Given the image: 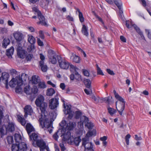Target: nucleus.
Returning a JSON list of instances; mask_svg holds the SVG:
<instances>
[{"label":"nucleus","instance_id":"1","mask_svg":"<svg viewBox=\"0 0 151 151\" xmlns=\"http://www.w3.org/2000/svg\"><path fill=\"white\" fill-rule=\"evenodd\" d=\"M38 138V135L35 133H32L30 136L29 139L32 141L33 145L35 147L37 146L39 147L40 151H44L45 149L47 151H49V148L46 145V143L42 139Z\"/></svg>","mask_w":151,"mask_h":151},{"label":"nucleus","instance_id":"2","mask_svg":"<svg viewBox=\"0 0 151 151\" xmlns=\"http://www.w3.org/2000/svg\"><path fill=\"white\" fill-rule=\"evenodd\" d=\"M44 96L40 95L38 96L35 103L37 106L40 107L41 113L43 114L45 116H46V114H47L46 111L47 104L44 102Z\"/></svg>","mask_w":151,"mask_h":151},{"label":"nucleus","instance_id":"3","mask_svg":"<svg viewBox=\"0 0 151 151\" xmlns=\"http://www.w3.org/2000/svg\"><path fill=\"white\" fill-rule=\"evenodd\" d=\"M113 92L116 99L120 102V105L118 106L120 110H119L117 109L119 114L120 115H122V112L125 108V101L124 99L120 96L118 93H116L115 90H114Z\"/></svg>","mask_w":151,"mask_h":151},{"label":"nucleus","instance_id":"4","mask_svg":"<svg viewBox=\"0 0 151 151\" xmlns=\"http://www.w3.org/2000/svg\"><path fill=\"white\" fill-rule=\"evenodd\" d=\"M32 9L33 11L37 13V17L40 20L39 22H37V24H41L42 25L47 26V24L45 21V19L41 11L36 7H33L32 8Z\"/></svg>","mask_w":151,"mask_h":151},{"label":"nucleus","instance_id":"5","mask_svg":"<svg viewBox=\"0 0 151 151\" xmlns=\"http://www.w3.org/2000/svg\"><path fill=\"white\" fill-rule=\"evenodd\" d=\"M27 149V145L24 142L13 144L12 146V151H26Z\"/></svg>","mask_w":151,"mask_h":151},{"label":"nucleus","instance_id":"6","mask_svg":"<svg viewBox=\"0 0 151 151\" xmlns=\"http://www.w3.org/2000/svg\"><path fill=\"white\" fill-rule=\"evenodd\" d=\"M57 58L60 67L63 69H68L70 63L65 59H62L60 56H57Z\"/></svg>","mask_w":151,"mask_h":151},{"label":"nucleus","instance_id":"7","mask_svg":"<svg viewBox=\"0 0 151 151\" xmlns=\"http://www.w3.org/2000/svg\"><path fill=\"white\" fill-rule=\"evenodd\" d=\"M56 53L55 51L51 50H49L48 51V57L49 61L52 64H55L57 63Z\"/></svg>","mask_w":151,"mask_h":151},{"label":"nucleus","instance_id":"8","mask_svg":"<svg viewBox=\"0 0 151 151\" xmlns=\"http://www.w3.org/2000/svg\"><path fill=\"white\" fill-rule=\"evenodd\" d=\"M58 98H53L49 100V106L51 109H55L59 105Z\"/></svg>","mask_w":151,"mask_h":151},{"label":"nucleus","instance_id":"9","mask_svg":"<svg viewBox=\"0 0 151 151\" xmlns=\"http://www.w3.org/2000/svg\"><path fill=\"white\" fill-rule=\"evenodd\" d=\"M9 77V75L8 73L4 72L1 74V76L0 77V81H1L5 84H6L8 83V79Z\"/></svg>","mask_w":151,"mask_h":151},{"label":"nucleus","instance_id":"10","mask_svg":"<svg viewBox=\"0 0 151 151\" xmlns=\"http://www.w3.org/2000/svg\"><path fill=\"white\" fill-rule=\"evenodd\" d=\"M70 78L71 81L74 80V79L78 81L82 80L81 76L78 73V72L72 73L70 75Z\"/></svg>","mask_w":151,"mask_h":151},{"label":"nucleus","instance_id":"11","mask_svg":"<svg viewBox=\"0 0 151 151\" xmlns=\"http://www.w3.org/2000/svg\"><path fill=\"white\" fill-rule=\"evenodd\" d=\"M81 140L80 136H78L77 137H75L73 136L72 137V138L70 140V142L71 143V144H72V143H74L76 146H78L79 145Z\"/></svg>","mask_w":151,"mask_h":151},{"label":"nucleus","instance_id":"12","mask_svg":"<svg viewBox=\"0 0 151 151\" xmlns=\"http://www.w3.org/2000/svg\"><path fill=\"white\" fill-rule=\"evenodd\" d=\"M66 129H65V133L63 134V139L64 141H69L70 142V140L72 138L73 136H71V132L69 131H67L66 132Z\"/></svg>","mask_w":151,"mask_h":151},{"label":"nucleus","instance_id":"13","mask_svg":"<svg viewBox=\"0 0 151 151\" xmlns=\"http://www.w3.org/2000/svg\"><path fill=\"white\" fill-rule=\"evenodd\" d=\"M13 36L17 42H20L22 40L23 35L21 33L17 32L13 34Z\"/></svg>","mask_w":151,"mask_h":151},{"label":"nucleus","instance_id":"14","mask_svg":"<svg viewBox=\"0 0 151 151\" xmlns=\"http://www.w3.org/2000/svg\"><path fill=\"white\" fill-rule=\"evenodd\" d=\"M6 131L12 132L14 130V125L12 122H9L6 127Z\"/></svg>","mask_w":151,"mask_h":151},{"label":"nucleus","instance_id":"15","mask_svg":"<svg viewBox=\"0 0 151 151\" xmlns=\"http://www.w3.org/2000/svg\"><path fill=\"white\" fill-rule=\"evenodd\" d=\"M17 78V76L15 78H13L10 81L9 85L11 87H14L18 83L19 81Z\"/></svg>","mask_w":151,"mask_h":151},{"label":"nucleus","instance_id":"16","mask_svg":"<svg viewBox=\"0 0 151 151\" xmlns=\"http://www.w3.org/2000/svg\"><path fill=\"white\" fill-rule=\"evenodd\" d=\"M132 27H134L136 32L141 36L142 39L146 41L143 32L141 31L139 28L135 24L132 25Z\"/></svg>","mask_w":151,"mask_h":151},{"label":"nucleus","instance_id":"17","mask_svg":"<svg viewBox=\"0 0 151 151\" xmlns=\"http://www.w3.org/2000/svg\"><path fill=\"white\" fill-rule=\"evenodd\" d=\"M25 112V116L27 115H31L32 112V109L30 105L26 106L24 109Z\"/></svg>","mask_w":151,"mask_h":151},{"label":"nucleus","instance_id":"18","mask_svg":"<svg viewBox=\"0 0 151 151\" xmlns=\"http://www.w3.org/2000/svg\"><path fill=\"white\" fill-rule=\"evenodd\" d=\"M27 75L25 73H22L21 76L19 75V76H17L19 82L22 83H23V81H26L27 79Z\"/></svg>","mask_w":151,"mask_h":151},{"label":"nucleus","instance_id":"19","mask_svg":"<svg viewBox=\"0 0 151 151\" xmlns=\"http://www.w3.org/2000/svg\"><path fill=\"white\" fill-rule=\"evenodd\" d=\"M26 129L27 132V133L29 136L30 133L33 131H34L35 129L33 126L30 123H27L26 126Z\"/></svg>","mask_w":151,"mask_h":151},{"label":"nucleus","instance_id":"20","mask_svg":"<svg viewBox=\"0 0 151 151\" xmlns=\"http://www.w3.org/2000/svg\"><path fill=\"white\" fill-rule=\"evenodd\" d=\"M14 51V48L12 46L9 49L6 50V55L8 56L9 58H12V55L13 54Z\"/></svg>","mask_w":151,"mask_h":151},{"label":"nucleus","instance_id":"21","mask_svg":"<svg viewBox=\"0 0 151 151\" xmlns=\"http://www.w3.org/2000/svg\"><path fill=\"white\" fill-rule=\"evenodd\" d=\"M39 66L42 72H46L47 71L48 67L46 65L44 64V61H40Z\"/></svg>","mask_w":151,"mask_h":151},{"label":"nucleus","instance_id":"22","mask_svg":"<svg viewBox=\"0 0 151 151\" xmlns=\"http://www.w3.org/2000/svg\"><path fill=\"white\" fill-rule=\"evenodd\" d=\"M19 52V53H18V52H17V55L19 57L22 59L25 58L26 55L27 54V51L24 50L20 51Z\"/></svg>","mask_w":151,"mask_h":151},{"label":"nucleus","instance_id":"23","mask_svg":"<svg viewBox=\"0 0 151 151\" xmlns=\"http://www.w3.org/2000/svg\"><path fill=\"white\" fill-rule=\"evenodd\" d=\"M14 137L16 143L20 144L22 142V138L20 134H15L14 135Z\"/></svg>","mask_w":151,"mask_h":151},{"label":"nucleus","instance_id":"24","mask_svg":"<svg viewBox=\"0 0 151 151\" xmlns=\"http://www.w3.org/2000/svg\"><path fill=\"white\" fill-rule=\"evenodd\" d=\"M10 40L8 38H4L2 42V47L3 48H6L7 45L10 43Z\"/></svg>","mask_w":151,"mask_h":151},{"label":"nucleus","instance_id":"25","mask_svg":"<svg viewBox=\"0 0 151 151\" xmlns=\"http://www.w3.org/2000/svg\"><path fill=\"white\" fill-rule=\"evenodd\" d=\"M88 121L89 120L88 118L86 116H85L84 122H88L87 124L86 125V126H87L89 129H92L93 126V124L91 122H88Z\"/></svg>","mask_w":151,"mask_h":151},{"label":"nucleus","instance_id":"26","mask_svg":"<svg viewBox=\"0 0 151 151\" xmlns=\"http://www.w3.org/2000/svg\"><path fill=\"white\" fill-rule=\"evenodd\" d=\"M52 122H49V120L47 119H45L44 123L43 124V126L47 128H49L52 125Z\"/></svg>","mask_w":151,"mask_h":151},{"label":"nucleus","instance_id":"27","mask_svg":"<svg viewBox=\"0 0 151 151\" xmlns=\"http://www.w3.org/2000/svg\"><path fill=\"white\" fill-rule=\"evenodd\" d=\"M23 84V83L21 82H18L17 84V86L15 88V92L17 93H19L22 90V88L21 87V86Z\"/></svg>","mask_w":151,"mask_h":151},{"label":"nucleus","instance_id":"28","mask_svg":"<svg viewBox=\"0 0 151 151\" xmlns=\"http://www.w3.org/2000/svg\"><path fill=\"white\" fill-rule=\"evenodd\" d=\"M55 91L52 88H48L47 90L46 95L47 96H51L55 93Z\"/></svg>","mask_w":151,"mask_h":151},{"label":"nucleus","instance_id":"29","mask_svg":"<svg viewBox=\"0 0 151 151\" xmlns=\"http://www.w3.org/2000/svg\"><path fill=\"white\" fill-rule=\"evenodd\" d=\"M74 128V124L72 122H69L67 125L66 129L70 131V130H73Z\"/></svg>","mask_w":151,"mask_h":151},{"label":"nucleus","instance_id":"30","mask_svg":"<svg viewBox=\"0 0 151 151\" xmlns=\"http://www.w3.org/2000/svg\"><path fill=\"white\" fill-rule=\"evenodd\" d=\"M81 32L86 37H88V28L86 26L83 24Z\"/></svg>","mask_w":151,"mask_h":151},{"label":"nucleus","instance_id":"31","mask_svg":"<svg viewBox=\"0 0 151 151\" xmlns=\"http://www.w3.org/2000/svg\"><path fill=\"white\" fill-rule=\"evenodd\" d=\"M83 82L86 88H91V82L90 80L84 79Z\"/></svg>","mask_w":151,"mask_h":151},{"label":"nucleus","instance_id":"32","mask_svg":"<svg viewBox=\"0 0 151 151\" xmlns=\"http://www.w3.org/2000/svg\"><path fill=\"white\" fill-rule=\"evenodd\" d=\"M113 1L119 9L122 8V2L121 0H113Z\"/></svg>","mask_w":151,"mask_h":151},{"label":"nucleus","instance_id":"33","mask_svg":"<svg viewBox=\"0 0 151 151\" xmlns=\"http://www.w3.org/2000/svg\"><path fill=\"white\" fill-rule=\"evenodd\" d=\"M38 76L36 75H34L32 77V82L33 84H37L39 82L38 81Z\"/></svg>","mask_w":151,"mask_h":151},{"label":"nucleus","instance_id":"34","mask_svg":"<svg viewBox=\"0 0 151 151\" xmlns=\"http://www.w3.org/2000/svg\"><path fill=\"white\" fill-rule=\"evenodd\" d=\"M73 57L72 59L73 61L76 63H79L80 62V57L75 55L71 57V58Z\"/></svg>","mask_w":151,"mask_h":151},{"label":"nucleus","instance_id":"35","mask_svg":"<svg viewBox=\"0 0 151 151\" xmlns=\"http://www.w3.org/2000/svg\"><path fill=\"white\" fill-rule=\"evenodd\" d=\"M38 87L39 88L44 89L47 86L44 82H39L38 83Z\"/></svg>","mask_w":151,"mask_h":151},{"label":"nucleus","instance_id":"36","mask_svg":"<svg viewBox=\"0 0 151 151\" xmlns=\"http://www.w3.org/2000/svg\"><path fill=\"white\" fill-rule=\"evenodd\" d=\"M88 139L86 137L83 138L82 139V145L84 146L85 150L86 149V145L88 143Z\"/></svg>","mask_w":151,"mask_h":151},{"label":"nucleus","instance_id":"37","mask_svg":"<svg viewBox=\"0 0 151 151\" xmlns=\"http://www.w3.org/2000/svg\"><path fill=\"white\" fill-rule=\"evenodd\" d=\"M28 41L32 45L35 43L36 41L35 39L32 36H31L29 37Z\"/></svg>","mask_w":151,"mask_h":151},{"label":"nucleus","instance_id":"38","mask_svg":"<svg viewBox=\"0 0 151 151\" xmlns=\"http://www.w3.org/2000/svg\"><path fill=\"white\" fill-rule=\"evenodd\" d=\"M108 112L111 115H113L116 112V111L114 109L111 107H109L107 109Z\"/></svg>","mask_w":151,"mask_h":151},{"label":"nucleus","instance_id":"39","mask_svg":"<svg viewBox=\"0 0 151 151\" xmlns=\"http://www.w3.org/2000/svg\"><path fill=\"white\" fill-rule=\"evenodd\" d=\"M113 102L114 100L112 96H110L107 97V104H109Z\"/></svg>","mask_w":151,"mask_h":151},{"label":"nucleus","instance_id":"40","mask_svg":"<svg viewBox=\"0 0 151 151\" xmlns=\"http://www.w3.org/2000/svg\"><path fill=\"white\" fill-rule=\"evenodd\" d=\"M97 74L101 75L102 76L104 75V74L102 70L101 69V68L99 67L98 65H97Z\"/></svg>","mask_w":151,"mask_h":151},{"label":"nucleus","instance_id":"41","mask_svg":"<svg viewBox=\"0 0 151 151\" xmlns=\"http://www.w3.org/2000/svg\"><path fill=\"white\" fill-rule=\"evenodd\" d=\"M82 114L81 112L79 111H77L75 112V118L76 119H79Z\"/></svg>","mask_w":151,"mask_h":151},{"label":"nucleus","instance_id":"42","mask_svg":"<svg viewBox=\"0 0 151 151\" xmlns=\"http://www.w3.org/2000/svg\"><path fill=\"white\" fill-rule=\"evenodd\" d=\"M33 55L32 54H27L26 55V57L25 58H26V59L27 61H30L33 58Z\"/></svg>","mask_w":151,"mask_h":151},{"label":"nucleus","instance_id":"43","mask_svg":"<svg viewBox=\"0 0 151 151\" xmlns=\"http://www.w3.org/2000/svg\"><path fill=\"white\" fill-rule=\"evenodd\" d=\"M7 140L9 144H12L13 142V138L12 136L8 137L7 138Z\"/></svg>","mask_w":151,"mask_h":151},{"label":"nucleus","instance_id":"44","mask_svg":"<svg viewBox=\"0 0 151 151\" xmlns=\"http://www.w3.org/2000/svg\"><path fill=\"white\" fill-rule=\"evenodd\" d=\"M18 43V45L17 46V52H18V53H19V52H20V51L22 50V47L21 46V45L20 42Z\"/></svg>","mask_w":151,"mask_h":151},{"label":"nucleus","instance_id":"45","mask_svg":"<svg viewBox=\"0 0 151 151\" xmlns=\"http://www.w3.org/2000/svg\"><path fill=\"white\" fill-rule=\"evenodd\" d=\"M43 114L42 113V114L41 115V117L39 118V122H40V125H43L44 123V119L43 118V115L42 114Z\"/></svg>","mask_w":151,"mask_h":151},{"label":"nucleus","instance_id":"46","mask_svg":"<svg viewBox=\"0 0 151 151\" xmlns=\"http://www.w3.org/2000/svg\"><path fill=\"white\" fill-rule=\"evenodd\" d=\"M78 17L80 22L81 23L83 22L84 21V18L82 13H80V14H79Z\"/></svg>","mask_w":151,"mask_h":151},{"label":"nucleus","instance_id":"47","mask_svg":"<svg viewBox=\"0 0 151 151\" xmlns=\"http://www.w3.org/2000/svg\"><path fill=\"white\" fill-rule=\"evenodd\" d=\"M145 31L147 33L148 38L151 40V31L149 29H145Z\"/></svg>","mask_w":151,"mask_h":151},{"label":"nucleus","instance_id":"48","mask_svg":"<svg viewBox=\"0 0 151 151\" xmlns=\"http://www.w3.org/2000/svg\"><path fill=\"white\" fill-rule=\"evenodd\" d=\"M38 91V89L36 86H35L32 89V92L34 94H35L37 93Z\"/></svg>","mask_w":151,"mask_h":151},{"label":"nucleus","instance_id":"49","mask_svg":"<svg viewBox=\"0 0 151 151\" xmlns=\"http://www.w3.org/2000/svg\"><path fill=\"white\" fill-rule=\"evenodd\" d=\"M40 37L42 39H44L45 38V36L43 31L40 30L39 32Z\"/></svg>","mask_w":151,"mask_h":151},{"label":"nucleus","instance_id":"50","mask_svg":"<svg viewBox=\"0 0 151 151\" xmlns=\"http://www.w3.org/2000/svg\"><path fill=\"white\" fill-rule=\"evenodd\" d=\"M82 70L84 76H89L90 74L87 70L86 69H82Z\"/></svg>","mask_w":151,"mask_h":151},{"label":"nucleus","instance_id":"51","mask_svg":"<svg viewBox=\"0 0 151 151\" xmlns=\"http://www.w3.org/2000/svg\"><path fill=\"white\" fill-rule=\"evenodd\" d=\"M119 16L122 19L124 15L123 14V9L122 8L121 9H119Z\"/></svg>","mask_w":151,"mask_h":151},{"label":"nucleus","instance_id":"52","mask_svg":"<svg viewBox=\"0 0 151 151\" xmlns=\"http://www.w3.org/2000/svg\"><path fill=\"white\" fill-rule=\"evenodd\" d=\"M58 130L53 135V138L56 140H57L58 138Z\"/></svg>","mask_w":151,"mask_h":151},{"label":"nucleus","instance_id":"53","mask_svg":"<svg viewBox=\"0 0 151 151\" xmlns=\"http://www.w3.org/2000/svg\"><path fill=\"white\" fill-rule=\"evenodd\" d=\"M37 42L38 45L40 46H42L44 45L43 42L41 41L39 38L37 39Z\"/></svg>","mask_w":151,"mask_h":151},{"label":"nucleus","instance_id":"54","mask_svg":"<svg viewBox=\"0 0 151 151\" xmlns=\"http://www.w3.org/2000/svg\"><path fill=\"white\" fill-rule=\"evenodd\" d=\"M29 87H30L29 86H26L24 88V92L27 94L29 93V90H30Z\"/></svg>","mask_w":151,"mask_h":151},{"label":"nucleus","instance_id":"55","mask_svg":"<svg viewBox=\"0 0 151 151\" xmlns=\"http://www.w3.org/2000/svg\"><path fill=\"white\" fill-rule=\"evenodd\" d=\"M107 72L110 75H114L115 74L114 71L111 70L110 69L107 68L106 69Z\"/></svg>","mask_w":151,"mask_h":151},{"label":"nucleus","instance_id":"56","mask_svg":"<svg viewBox=\"0 0 151 151\" xmlns=\"http://www.w3.org/2000/svg\"><path fill=\"white\" fill-rule=\"evenodd\" d=\"M125 22L126 26L128 29L131 28L132 27V25H129V23L128 21H126Z\"/></svg>","mask_w":151,"mask_h":151},{"label":"nucleus","instance_id":"57","mask_svg":"<svg viewBox=\"0 0 151 151\" xmlns=\"http://www.w3.org/2000/svg\"><path fill=\"white\" fill-rule=\"evenodd\" d=\"M67 108L66 109L67 113L66 114H68V113H69L70 112H72V111L71 110V107H70L68 105H67Z\"/></svg>","mask_w":151,"mask_h":151},{"label":"nucleus","instance_id":"58","mask_svg":"<svg viewBox=\"0 0 151 151\" xmlns=\"http://www.w3.org/2000/svg\"><path fill=\"white\" fill-rule=\"evenodd\" d=\"M18 120L20 122L22 121H23V120H24V118L22 117L20 115H18L17 116Z\"/></svg>","mask_w":151,"mask_h":151},{"label":"nucleus","instance_id":"59","mask_svg":"<svg viewBox=\"0 0 151 151\" xmlns=\"http://www.w3.org/2000/svg\"><path fill=\"white\" fill-rule=\"evenodd\" d=\"M120 40L124 42H126V38L123 36L121 35L120 37Z\"/></svg>","mask_w":151,"mask_h":151},{"label":"nucleus","instance_id":"60","mask_svg":"<svg viewBox=\"0 0 151 151\" xmlns=\"http://www.w3.org/2000/svg\"><path fill=\"white\" fill-rule=\"evenodd\" d=\"M90 146L89 147H87L86 148V149H87L88 150H93V145H92V143L91 142H90Z\"/></svg>","mask_w":151,"mask_h":151},{"label":"nucleus","instance_id":"61","mask_svg":"<svg viewBox=\"0 0 151 151\" xmlns=\"http://www.w3.org/2000/svg\"><path fill=\"white\" fill-rule=\"evenodd\" d=\"M60 86V87L63 90H64L65 87V86L64 83H61Z\"/></svg>","mask_w":151,"mask_h":151},{"label":"nucleus","instance_id":"62","mask_svg":"<svg viewBox=\"0 0 151 151\" xmlns=\"http://www.w3.org/2000/svg\"><path fill=\"white\" fill-rule=\"evenodd\" d=\"M4 129L3 127L0 128V133L1 134L2 136L4 134Z\"/></svg>","mask_w":151,"mask_h":151},{"label":"nucleus","instance_id":"63","mask_svg":"<svg viewBox=\"0 0 151 151\" xmlns=\"http://www.w3.org/2000/svg\"><path fill=\"white\" fill-rule=\"evenodd\" d=\"M68 119H71L73 118V115L72 112H70L69 113H68Z\"/></svg>","mask_w":151,"mask_h":151},{"label":"nucleus","instance_id":"64","mask_svg":"<svg viewBox=\"0 0 151 151\" xmlns=\"http://www.w3.org/2000/svg\"><path fill=\"white\" fill-rule=\"evenodd\" d=\"M40 58L41 59L40 61H44V60L45 59V57L42 54H40Z\"/></svg>","mask_w":151,"mask_h":151}]
</instances>
